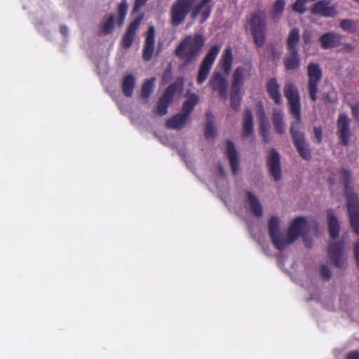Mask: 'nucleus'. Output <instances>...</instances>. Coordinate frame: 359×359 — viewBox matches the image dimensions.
Masks as SVG:
<instances>
[{
  "label": "nucleus",
  "mask_w": 359,
  "mask_h": 359,
  "mask_svg": "<svg viewBox=\"0 0 359 359\" xmlns=\"http://www.w3.org/2000/svg\"><path fill=\"white\" fill-rule=\"evenodd\" d=\"M311 226L318 230L316 224L309 223L304 217H297L290 223L287 234L283 235L280 232V219L277 217H272L269 222V231L272 243L280 250L294 243L301 234L303 236L305 246L311 248V242L306 233Z\"/></svg>",
  "instance_id": "nucleus-1"
},
{
  "label": "nucleus",
  "mask_w": 359,
  "mask_h": 359,
  "mask_svg": "<svg viewBox=\"0 0 359 359\" xmlns=\"http://www.w3.org/2000/svg\"><path fill=\"white\" fill-rule=\"evenodd\" d=\"M204 43L205 39L202 34L187 36L176 49V55L183 62L184 65L187 66L196 60Z\"/></svg>",
  "instance_id": "nucleus-2"
},
{
  "label": "nucleus",
  "mask_w": 359,
  "mask_h": 359,
  "mask_svg": "<svg viewBox=\"0 0 359 359\" xmlns=\"http://www.w3.org/2000/svg\"><path fill=\"white\" fill-rule=\"evenodd\" d=\"M198 100L199 97L197 95L191 94L184 102L181 112L169 118L166 122V126L174 130L183 128Z\"/></svg>",
  "instance_id": "nucleus-3"
},
{
  "label": "nucleus",
  "mask_w": 359,
  "mask_h": 359,
  "mask_svg": "<svg viewBox=\"0 0 359 359\" xmlns=\"http://www.w3.org/2000/svg\"><path fill=\"white\" fill-rule=\"evenodd\" d=\"M198 0H176L170 11V22L172 27L182 24L192 6Z\"/></svg>",
  "instance_id": "nucleus-4"
},
{
  "label": "nucleus",
  "mask_w": 359,
  "mask_h": 359,
  "mask_svg": "<svg viewBox=\"0 0 359 359\" xmlns=\"http://www.w3.org/2000/svg\"><path fill=\"white\" fill-rule=\"evenodd\" d=\"M284 94L288 100L290 112L295 118V121L294 123L301 124L302 117L300 98L298 90L295 85L291 82H287L284 86Z\"/></svg>",
  "instance_id": "nucleus-5"
},
{
  "label": "nucleus",
  "mask_w": 359,
  "mask_h": 359,
  "mask_svg": "<svg viewBox=\"0 0 359 359\" xmlns=\"http://www.w3.org/2000/svg\"><path fill=\"white\" fill-rule=\"evenodd\" d=\"M284 94L288 100L290 112L295 118V121L294 123L301 124L302 117L300 98L298 90L295 85L291 82H287L284 86Z\"/></svg>",
  "instance_id": "nucleus-6"
},
{
  "label": "nucleus",
  "mask_w": 359,
  "mask_h": 359,
  "mask_svg": "<svg viewBox=\"0 0 359 359\" xmlns=\"http://www.w3.org/2000/svg\"><path fill=\"white\" fill-rule=\"evenodd\" d=\"M255 43L261 47L265 42L266 20L261 13H255L249 21Z\"/></svg>",
  "instance_id": "nucleus-7"
},
{
  "label": "nucleus",
  "mask_w": 359,
  "mask_h": 359,
  "mask_svg": "<svg viewBox=\"0 0 359 359\" xmlns=\"http://www.w3.org/2000/svg\"><path fill=\"white\" fill-rule=\"evenodd\" d=\"M219 50V46H213L207 53L200 65L196 79L198 84H202L208 78Z\"/></svg>",
  "instance_id": "nucleus-8"
},
{
  "label": "nucleus",
  "mask_w": 359,
  "mask_h": 359,
  "mask_svg": "<svg viewBox=\"0 0 359 359\" xmlns=\"http://www.w3.org/2000/svg\"><path fill=\"white\" fill-rule=\"evenodd\" d=\"M300 124L292 123L290 130L293 143L299 156L304 160H309L311 157L309 144L306 142L304 134L299 130Z\"/></svg>",
  "instance_id": "nucleus-9"
},
{
  "label": "nucleus",
  "mask_w": 359,
  "mask_h": 359,
  "mask_svg": "<svg viewBox=\"0 0 359 359\" xmlns=\"http://www.w3.org/2000/svg\"><path fill=\"white\" fill-rule=\"evenodd\" d=\"M308 89L311 99L317 100L318 86L322 79V71L317 63L311 62L307 67Z\"/></svg>",
  "instance_id": "nucleus-10"
},
{
  "label": "nucleus",
  "mask_w": 359,
  "mask_h": 359,
  "mask_svg": "<svg viewBox=\"0 0 359 359\" xmlns=\"http://www.w3.org/2000/svg\"><path fill=\"white\" fill-rule=\"evenodd\" d=\"M347 209L351 226L353 231L359 235V198L354 193L347 192Z\"/></svg>",
  "instance_id": "nucleus-11"
},
{
  "label": "nucleus",
  "mask_w": 359,
  "mask_h": 359,
  "mask_svg": "<svg viewBox=\"0 0 359 359\" xmlns=\"http://www.w3.org/2000/svg\"><path fill=\"white\" fill-rule=\"evenodd\" d=\"M337 135H339L341 143L347 146L349 143L351 137L350 118L345 114H340L337 122Z\"/></svg>",
  "instance_id": "nucleus-12"
},
{
  "label": "nucleus",
  "mask_w": 359,
  "mask_h": 359,
  "mask_svg": "<svg viewBox=\"0 0 359 359\" xmlns=\"http://www.w3.org/2000/svg\"><path fill=\"white\" fill-rule=\"evenodd\" d=\"M328 255L330 259L337 267H343L346 256L344 254V244L342 243H334L330 245Z\"/></svg>",
  "instance_id": "nucleus-13"
},
{
  "label": "nucleus",
  "mask_w": 359,
  "mask_h": 359,
  "mask_svg": "<svg viewBox=\"0 0 359 359\" xmlns=\"http://www.w3.org/2000/svg\"><path fill=\"white\" fill-rule=\"evenodd\" d=\"M267 165L271 175L275 181L280 180L282 173L280 168V156L275 149H271L267 158Z\"/></svg>",
  "instance_id": "nucleus-14"
},
{
  "label": "nucleus",
  "mask_w": 359,
  "mask_h": 359,
  "mask_svg": "<svg viewBox=\"0 0 359 359\" xmlns=\"http://www.w3.org/2000/svg\"><path fill=\"white\" fill-rule=\"evenodd\" d=\"M313 13L323 17L332 18L337 15L336 6L329 0H321L316 3L312 7Z\"/></svg>",
  "instance_id": "nucleus-15"
},
{
  "label": "nucleus",
  "mask_w": 359,
  "mask_h": 359,
  "mask_svg": "<svg viewBox=\"0 0 359 359\" xmlns=\"http://www.w3.org/2000/svg\"><path fill=\"white\" fill-rule=\"evenodd\" d=\"M212 10L210 3L205 0H201L198 4H194L191 9L193 20L200 17V22L203 23L209 18Z\"/></svg>",
  "instance_id": "nucleus-16"
},
{
  "label": "nucleus",
  "mask_w": 359,
  "mask_h": 359,
  "mask_svg": "<svg viewBox=\"0 0 359 359\" xmlns=\"http://www.w3.org/2000/svg\"><path fill=\"white\" fill-rule=\"evenodd\" d=\"M245 205L257 217H262L264 214L263 205L259 198L250 191L245 192Z\"/></svg>",
  "instance_id": "nucleus-17"
},
{
  "label": "nucleus",
  "mask_w": 359,
  "mask_h": 359,
  "mask_svg": "<svg viewBox=\"0 0 359 359\" xmlns=\"http://www.w3.org/2000/svg\"><path fill=\"white\" fill-rule=\"evenodd\" d=\"M154 41L155 28L154 26H150L146 34V39L143 48V58L146 61L150 60L152 57L154 48Z\"/></svg>",
  "instance_id": "nucleus-18"
},
{
  "label": "nucleus",
  "mask_w": 359,
  "mask_h": 359,
  "mask_svg": "<svg viewBox=\"0 0 359 359\" xmlns=\"http://www.w3.org/2000/svg\"><path fill=\"white\" fill-rule=\"evenodd\" d=\"M252 66L250 64H245L242 66H239L235 70L233 74V79L232 85L241 87L244 81L251 76Z\"/></svg>",
  "instance_id": "nucleus-19"
},
{
  "label": "nucleus",
  "mask_w": 359,
  "mask_h": 359,
  "mask_svg": "<svg viewBox=\"0 0 359 359\" xmlns=\"http://www.w3.org/2000/svg\"><path fill=\"white\" fill-rule=\"evenodd\" d=\"M209 85L214 90H217L222 97L226 98L227 82L226 79L220 73H215L213 75L209 81Z\"/></svg>",
  "instance_id": "nucleus-20"
},
{
  "label": "nucleus",
  "mask_w": 359,
  "mask_h": 359,
  "mask_svg": "<svg viewBox=\"0 0 359 359\" xmlns=\"http://www.w3.org/2000/svg\"><path fill=\"white\" fill-rule=\"evenodd\" d=\"M141 20L142 19H135L127 28L122 39V45L124 48H128L132 46L135 32L138 29Z\"/></svg>",
  "instance_id": "nucleus-21"
},
{
  "label": "nucleus",
  "mask_w": 359,
  "mask_h": 359,
  "mask_svg": "<svg viewBox=\"0 0 359 359\" xmlns=\"http://www.w3.org/2000/svg\"><path fill=\"white\" fill-rule=\"evenodd\" d=\"M319 41L323 49H329L338 46L340 44L341 37L334 32H328L322 35Z\"/></svg>",
  "instance_id": "nucleus-22"
},
{
  "label": "nucleus",
  "mask_w": 359,
  "mask_h": 359,
  "mask_svg": "<svg viewBox=\"0 0 359 359\" xmlns=\"http://www.w3.org/2000/svg\"><path fill=\"white\" fill-rule=\"evenodd\" d=\"M226 155L229 158L231 170L236 175L238 170V156L234 144L230 141L226 142Z\"/></svg>",
  "instance_id": "nucleus-23"
},
{
  "label": "nucleus",
  "mask_w": 359,
  "mask_h": 359,
  "mask_svg": "<svg viewBox=\"0 0 359 359\" xmlns=\"http://www.w3.org/2000/svg\"><path fill=\"white\" fill-rule=\"evenodd\" d=\"M283 112L278 109H273L272 122L274 129L277 133L284 134L286 130V125L283 120Z\"/></svg>",
  "instance_id": "nucleus-24"
},
{
  "label": "nucleus",
  "mask_w": 359,
  "mask_h": 359,
  "mask_svg": "<svg viewBox=\"0 0 359 359\" xmlns=\"http://www.w3.org/2000/svg\"><path fill=\"white\" fill-rule=\"evenodd\" d=\"M267 92L276 104H280L282 102L281 94L279 90V85L276 79H271L266 85Z\"/></svg>",
  "instance_id": "nucleus-25"
},
{
  "label": "nucleus",
  "mask_w": 359,
  "mask_h": 359,
  "mask_svg": "<svg viewBox=\"0 0 359 359\" xmlns=\"http://www.w3.org/2000/svg\"><path fill=\"white\" fill-rule=\"evenodd\" d=\"M300 41V32L299 29L292 28L287 36V47L290 52H294L295 53L296 51H298L297 46Z\"/></svg>",
  "instance_id": "nucleus-26"
},
{
  "label": "nucleus",
  "mask_w": 359,
  "mask_h": 359,
  "mask_svg": "<svg viewBox=\"0 0 359 359\" xmlns=\"http://www.w3.org/2000/svg\"><path fill=\"white\" fill-rule=\"evenodd\" d=\"M329 232L332 238H336L339 233V224L332 210H327Z\"/></svg>",
  "instance_id": "nucleus-27"
},
{
  "label": "nucleus",
  "mask_w": 359,
  "mask_h": 359,
  "mask_svg": "<svg viewBox=\"0 0 359 359\" xmlns=\"http://www.w3.org/2000/svg\"><path fill=\"white\" fill-rule=\"evenodd\" d=\"M243 127V137H248L253 134L254 127H253L252 114L251 111L248 109H247L245 111Z\"/></svg>",
  "instance_id": "nucleus-28"
},
{
  "label": "nucleus",
  "mask_w": 359,
  "mask_h": 359,
  "mask_svg": "<svg viewBox=\"0 0 359 359\" xmlns=\"http://www.w3.org/2000/svg\"><path fill=\"white\" fill-rule=\"evenodd\" d=\"M136 79L134 76L130 74L125 76L122 81V91L124 95L130 97L133 94Z\"/></svg>",
  "instance_id": "nucleus-29"
},
{
  "label": "nucleus",
  "mask_w": 359,
  "mask_h": 359,
  "mask_svg": "<svg viewBox=\"0 0 359 359\" xmlns=\"http://www.w3.org/2000/svg\"><path fill=\"white\" fill-rule=\"evenodd\" d=\"M232 62L233 54L231 48L230 47H227L223 53L220 62L222 69H223L224 72L226 74H229V73L230 72L231 69Z\"/></svg>",
  "instance_id": "nucleus-30"
},
{
  "label": "nucleus",
  "mask_w": 359,
  "mask_h": 359,
  "mask_svg": "<svg viewBox=\"0 0 359 359\" xmlns=\"http://www.w3.org/2000/svg\"><path fill=\"white\" fill-rule=\"evenodd\" d=\"M184 83L183 80L180 79L177 82L170 84L162 95V97L170 102L174 94L176 92H182Z\"/></svg>",
  "instance_id": "nucleus-31"
},
{
  "label": "nucleus",
  "mask_w": 359,
  "mask_h": 359,
  "mask_svg": "<svg viewBox=\"0 0 359 359\" xmlns=\"http://www.w3.org/2000/svg\"><path fill=\"white\" fill-rule=\"evenodd\" d=\"M258 118L259 121V128L261 135L263 136L264 140L266 141V137L269 128V123L268 118L262 107L259 108V109L258 110Z\"/></svg>",
  "instance_id": "nucleus-32"
},
{
  "label": "nucleus",
  "mask_w": 359,
  "mask_h": 359,
  "mask_svg": "<svg viewBox=\"0 0 359 359\" xmlns=\"http://www.w3.org/2000/svg\"><path fill=\"white\" fill-rule=\"evenodd\" d=\"M290 55L285 57L284 64L287 70H294L299 68L300 60L298 55V51L290 52Z\"/></svg>",
  "instance_id": "nucleus-33"
},
{
  "label": "nucleus",
  "mask_w": 359,
  "mask_h": 359,
  "mask_svg": "<svg viewBox=\"0 0 359 359\" xmlns=\"http://www.w3.org/2000/svg\"><path fill=\"white\" fill-rule=\"evenodd\" d=\"M241 100V87L231 86V107L235 109H238L240 106Z\"/></svg>",
  "instance_id": "nucleus-34"
},
{
  "label": "nucleus",
  "mask_w": 359,
  "mask_h": 359,
  "mask_svg": "<svg viewBox=\"0 0 359 359\" xmlns=\"http://www.w3.org/2000/svg\"><path fill=\"white\" fill-rule=\"evenodd\" d=\"M155 80L156 79L153 77L143 83L141 90V95L143 98H148L151 95L154 86Z\"/></svg>",
  "instance_id": "nucleus-35"
},
{
  "label": "nucleus",
  "mask_w": 359,
  "mask_h": 359,
  "mask_svg": "<svg viewBox=\"0 0 359 359\" xmlns=\"http://www.w3.org/2000/svg\"><path fill=\"white\" fill-rule=\"evenodd\" d=\"M170 102L163 99V97H161L159 100L157 102L156 106V112L160 116H163L167 114L168 107L169 106Z\"/></svg>",
  "instance_id": "nucleus-36"
},
{
  "label": "nucleus",
  "mask_w": 359,
  "mask_h": 359,
  "mask_svg": "<svg viewBox=\"0 0 359 359\" xmlns=\"http://www.w3.org/2000/svg\"><path fill=\"white\" fill-rule=\"evenodd\" d=\"M114 25V17L113 15H109L103 20L102 31L105 34H109L111 32Z\"/></svg>",
  "instance_id": "nucleus-37"
},
{
  "label": "nucleus",
  "mask_w": 359,
  "mask_h": 359,
  "mask_svg": "<svg viewBox=\"0 0 359 359\" xmlns=\"http://www.w3.org/2000/svg\"><path fill=\"white\" fill-rule=\"evenodd\" d=\"M285 6V1L284 0H277L273 7V13L275 18H278L283 13Z\"/></svg>",
  "instance_id": "nucleus-38"
},
{
  "label": "nucleus",
  "mask_w": 359,
  "mask_h": 359,
  "mask_svg": "<svg viewBox=\"0 0 359 359\" xmlns=\"http://www.w3.org/2000/svg\"><path fill=\"white\" fill-rule=\"evenodd\" d=\"M216 134L215 128L213 126V123L209 118L207 121L205 130V135L207 139H210L215 137Z\"/></svg>",
  "instance_id": "nucleus-39"
},
{
  "label": "nucleus",
  "mask_w": 359,
  "mask_h": 359,
  "mask_svg": "<svg viewBox=\"0 0 359 359\" xmlns=\"http://www.w3.org/2000/svg\"><path fill=\"white\" fill-rule=\"evenodd\" d=\"M305 3H306V0H297L293 5L294 11H295L301 14L304 13L306 10Z\"/></svg>",
  "instance_id": "nucleus-40"
},
{
  "label": "nucleus",
  "mask_w": 359,
  "mask_h": 359,
  "mask_svg": "<svg viewBox=\"0 0 359 359\" xmlns=\"http://www.w3.org/2000/svg\"><path fill=\"white\" fill-rule=\"evenodd\" d=\"M349 105L351 107L353 117L356 120H359V102L356 100H354L351 102H349Z\"/></svg>",
  "instance_id": "nucleus-41"
},
{
  "label": "nucleus",
  "mask_w": 359,
  "mask_h": 359,
  "mask_svg": "<svg viewBox=\"0 0 359 359\" xmlns=\"http://www.w3.org/2000/svg\"><path fill=\"white\" fill-rule=\"evenodd\" d=\"M341 177L343 180V183L344 184L345 188L348 189V182L351 179V173L348 170L343 169L341 172Z\"/></svg>",
  "instance_id": "nucleus-42"
},
{
  "label": "nucleus",
  "mask_w": 359,
  "mask_h": 359,
  "mask_svg": "<svg viewBox=\"0 0 359 359\" xmlns=\"http://www.w3.org/2000/svg\"><path fill=\"white\" fill-rule=\"evenodd\" d=\"M128 11L126 0H123L118 6V15L126 16Z\"/></svg>",
  "instance_id": "nucleus-43"
},
{
  "label": "nucleus",
  "mask_w": 359,
  "mask_h": 359,
  "mask_svg": "<svg viewBox=\"0 0 359 359\" xmlns=\"http://www.w3.org/2000/svg\"><path fill=\"white\" fill-rule=\"evenodd\" d=\"M353 23L350 20H343L340 23V27L344 30H349L353 27Z\"/></svg>",
  "instance_id": "nucleus-44"
},
{
  "label": "nucleus",
  "mask_w": 359,
  "mask_h": 359,
  "mask_svg": "<svg viewBox=\"0 0 359 359\" xmlns=\"http://www.w3.org/2000/svg\"><path fill=\"white\" fill-rule=\"evenodd\" d=\"M314 135L318 143L322 142L323 139V131L320 128L314 127L313 128Z\"/></svg>",
  "instance_id": "nucleus-45"
},
{
  "label": "nucleus",
  "mask_w": 359,
  "mask_h": 359,
  "mask_svg": "<svg viewBox=\"0 0 359 359\" xmlns=\"http://www.w3.org/2000/svg\"><path fill=\"white\" fill-rule=\"evenodd\" d=\"M353 252L356 264L359 267V239L354 244Z\"/></svg>",
  "instance_id": "nucleus-46"
},
{
  "label": "nucleus",
  "mask_w": 359,
  "mask_h": 359,
  "mask_svg": "<svg viewBox=\"0 0 359 359\" xmlns=\"http://www.w3.org/2000/svg\"><path fill=\"white\" fill-rule=\"evenodd\" d=\"M320 273L323 278L329 279L331 276L330 271L327 266H323L320 269Z\"/></svg>",
  "instance_id": "nucleus-47"
},
{
  "label": "nucleus",
  "mask_w": 359,
  "mask_h": 359,
  "mask_svg": "<svg viewBox=\"0 0 359 359\" xmlns=\"http://www.w3.org/2000/svg\"><path fill=\"white\" fill-rule=\"evenodd\" d=\"M148 0H135L133 11L135 12L138 11L147 1Z\"/></svg>",
  "instance_id": "nucleus-48"
},
{
  "label": "nucleus",
  "mask_w": 359,
  "mask_h": 359,
  "mask_svg": "<svg viewBox=\"0 0 359 359\" xmlns=\"http://www.w3.org/2000/svg\"><path fill=\"white\" fill-rule=\"evenodd\" d=\"M346 359H359V352L352 351L347 355Z\"/></svg>",
  "instance_id": "nucleus-49"
},
{
  "label": "nucleus",
  "mask_w": 359,
  "mask_h": 359,
  "mask_svg": "<svg viewBox=\"0 0 359 359\" xmlns=\"http://www.w3.org/2000/svg\"><path fill=\"white\" fill-rule=\"evenodd\" d=\"M303 40L305 43H309L311 41V34L309 32H306L303 34Z\"/></svg>",
  "instance_id": "nucleus-50"
},
{
  "label": "nucleus",
  "mask_w": 359,
  "mask_h": 359,
  "mask_svg": "<svg viewBox=\"0 0 359 359\" xmlns=\"http://www.w3.org/2000/svg\"><path fill=\"white\" fill-rule=\"evenodd\" d=\"M171 78V72L170 70H165L163 76V81L164 82L168 81Z\"/></svg>",
  "instance_id": "nucleus-51"
},
{
  "label": "nucleus",
  "mask_w": 359,
  "mask_h": 359,
  "mask_svg": "<svg viewBox=\"0 0 359 359\" xmlns=\"http://www.w3.org/2000/svg\"><path fill=\"white\" fill-rule=\"evenodd\" d=\"M60 32L62 34L63 36H67L68 34V29L65 26H61L60 27Z\"/></svg>",
  "instance_id": "nucleus-52"
},
{
  "label": "nucleus",
  "mask_w": 359,
  "mask_h": 359,
  "mask_svg": "<svg viewBox=\"0 0 359 359\" xmlns=\"http://www.w3.org/2000/svg\"><path fill=\"white\" fill-rule=\"evenodd\" d=\"M344 51H345V52L351 53V52H352V51H353V46H352L351 44H346V45L344 46Z\"/></svg>",
  "instance_id": "nucleus-53"
},
{
  "label": "nucleus",
  "mask_w": 359,
  "mask_h": 359,
  "mask_svg": "<svg viewBox=\"0 0 359 359\" xmlns=\"http://www.w3.org/2000/svg\"><path fill=\"white\" fill-rule=\"evenodd\" d=\"M125 17L126 16L119 15V18H118V26H120V27L122 26V25L123 24V22H124Z\"/></svg>",
  "instance_id": "nucleus-54"
},
{
  "label": "nucleus",
  "mask_w": 359,
  "mask_h": 359,
  "mask_svg": "<svg viewBox=\"0 0 359 359\" xmlns=\"http://www.w3.org/2000/svg\"><path fill=\"white\" fill-rule=\"evenodd\" d=\"M125 17L126 16L119 15V18H118V26H120V27L122 26V25L123 24V22H124Z\"/></svg>",
  "instance_id": "nucleus-55"
},
{
  "label": "nucleus",
  "mask_w": 359,
  "mask_h": 359,
  "mask_svg": "<svg viewBox=\"0 0 359 359\" xmlns=\"http://www.w3.org/2000/svg\"><path fill=\"white\" fill-rule=\"evenodd\" d=\"M219 170L221 175L224 176V170L221 167H219Z\"/></svg>",
  "instance_id": "nucleus-56"
},
{
  "label": "nucleus",
  "mask_w": 359,
  "mask_h": 359,
  "mask_svg": "<svg viewBox=\"0 0 359 359\" xmlns=\"http://www.w3.org/2000/svg\"><path fill=\"white\" fill-rule=\"evenodd\" d=\"M346 238V236L345 235L342 236V239H345Z\"/></svg>",
  "instance_id": "nucleus-57"
},
{
  "label": "nucleus",
  "mask_w": 359,
  "mask_h": 359,
  "mask_svg": "<svg viewBox=\"0 0 359 359\" xmlns=\"http://www.w3.org/2000/svg\"><path fill=\"white\" fill-rule=\"evenodd\" d=\"M355 1L359 4V0H355Z\"/></svg>",
  "instance_id": "nucleus-58"
}]
</instances>
